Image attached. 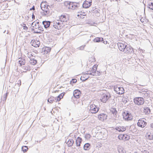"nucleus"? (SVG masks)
I'll use <instances>...</instances> for the list:
<instances>
[{"label":"nucleus","instance_id":"obj_1","mask_svg":"<svg viewBox=\"0 0 153 153\" xmlns=\"http://www.w3.org/2000/svg\"><path fill=\"white\" fill-rule=\"evenodd\" d=\"M39 22H34L32 23V29L34 32L40 33L41 31H43V29L42 27H39Z\"/></svg>","mask_w":153,"mask_h":153},{"label":"nucleus","instance_id":"obj_2","mask_svg":"<svg viewBox=\"0 0 153 153\" xmlns=\"http://www.w3.org/2000/svg\"><path fill=\"white\" fill-rule=\"evenodd\" d=\"M97 67L98 65H94L92 68L87 71L88 74L94 76L100 75V72L98 71H96Z\"/></svg>","mask_w":153,"mask_h":153},{"label":"nucleus","instance_id":"obj_3","mask_svg":"<svg viewBox=\"0 0 153 153\" xmlns=\"http://www.w3.org/2000/svg\"><path fill=\"white\" fill-rule=\"evenodd\" d=\"M51 50V48L48 47H45L42 48V53L44 58H47Z\"/></svg>","mask_w":153,"mask_h":153},{"label":"nucleus","instance_id":"obj_4","mask_svg":"<svg viewBox=\"0 0 153 153\" xmlns=\"http://www.w3.org/2000/svg\"><path fill=\"white\" fill-rule=\"evenodd\" d=\"M69 16L66 13L63 14L59 17V21L64 24L69 20Z\"/></svg>","mask_w":153,"mask_h":153},{"label":"nucleus","instance_id":"obj_5","mask_svg":"<svg viewBox=\"0 0 153 153\" xmlns=\"http://www.w3.org/2000/svg\"><path fill=\"white\" fill-rule=\"evenodd\" d=\"M133 102L135 105H143L145 102L144 99L142 97H136L133 99Z\"/></svg>","mask_w":153,"mask_h":153},{"label":"nucleus","instance_id":"obj_6","mask_svg":"<svg viewBox=\"0 0 153 153\" xmlns=\"http://www.w3.org/2000/svg\"><path fill=\"white\" fill-rule=\"evenodd\" d=\"M114 91L118 94H122L124 93L125 90L123 87L120 85H116L114 87Z\"/></svg>","mask_w":153,"mask_h":153},{"label":"nucleus","instance_id":"obj_7","mask_svg":"<svg viewBox=\"0 0 153 153\" xmlns=\"http://www.w3.org/2000/svg\"><path fill=\"white\" fill-rule=\"evenodd\" d=\"M110 97V96L109 94L107 93H103L100 95V99L101 102L105 103L108 101Z\"/></svg>","mask_w":153,"mask_h":153},{"label":"nucleus","instance_id":"obj_8","mask_svg":"<svg viewBox=\"0 0 153 153\" xmlns=\"http://www.w3.org/2000/svg\"><path fill=\"white\" fill-rule=\"evenodd\" d=\"M53 26L55 28L59 30L61 29L65 25L59 20H56L54 22Z\"/></svg>","mask_w":153,"mask_h":153},{"label":"nucleus","instance_id":"obj_9","mask_svg":"<svg viewBox=\"0 0 153 153\" xmlns=\"http://www.w3.org/2000/svg\"><path fill=\"white\" fill-rule=\"evenodd\" d=\"M123 118L126 120H131L133 119V117L131 114L128 111L124 112L123 114Z\"/></svg>","mask_w":153,"mask_h":153},{"label":"nucleus","instance_id":"obj_10","mask_svg":"<svg viewBox=\"0 0 153 153\" xmlns=\"http://www.w3.org/2000/svg\"><path fill=\"white\" fill-rule=\"evenodd\" d=\"M99 108L94 104H91L90 105V111L92 114H96L99 110Z\"/></svg>","mask_w":153,"mask_h":153},{"label":"nucleus","instance_id":"obj_11","mask_svg":"<svg viewBox=\"0 0 153 153\" xmlns=\"http://www.w3.org/2000/svg\"><path fill=\"white\" fill-rule=\"evenodd\" d=\"M124 50L123 52L126 54H128L131 53L133 48L130 45H127Z\"/></svg>","mask_w":153,"mask_h":153},{"label":"nucleus","instance_id":"obj_12","mask_svg":"<svg viewBox=\"0 0 153 153\" xmlns=\"http://www.w3.org/2000/svg\"><path fill=\"white\" fill-rule=\"evenodd\" d=\"M125 42H119L117 43L118 48L120 51L123 52L127 45Z\"/></svg>","mask_w":153,"mask_h":153},{"label":"nucleus","instance_id":"obj_13","mask_svg":"<svg viewBox=\"0 0 153 153\" xmlns=\"http://www.w3.org/2000/svg\"><path fill=\"white\" fill-rule=\"evenodd\" d=\"M146 122L145 121L144 119L141 118L138 120L137 124L138 126L144 128L146 125Z\"/></svg>","mask_w":153,"mask_h":153},{"label":"nucleus","instance_id":"obj_14","mask_svg":"<svg viewBox=\"0 0 153 153\" xmlns=\"http://www.w3.org/2000/svg\"><path fill=\"white\" fill-rule=\"evenodd\" d=\"M118 138L120 140H128L130 138L129 136L126 134H120L118 137Z\"/></svg>","mask_w":153,"mask_h":153},{"label":"nucleus","instance_id":"obj_15","mask_svg":"<svg viewBox=\"0 0 153 153\" xmlns=\"http://www.w3.org/2000/svg\"><path fill=\"white\" fill-rule=\"evenodd\" d=\"M116 130L119 132H123L125 131L126 129V127L122 125L117 126L115 128Z\"/></svg>","mask_w":153,"mask_h":153},{"label":"nucleus","instance_id":"obj_16","mask_svg":"<svg viewBox=\"0 0 153 153\" xmlns=\"http://www.w3.org/2000/svg\"><path fill=\"white\" fill-rule=\"evenodd\" d=\"M92 1V0H85L83 3V7L85 8H89L91 5Z\"/></svg>","mask_w":153,"mask_h":153},{"label":"nucleus","instance_id":"obj_17","mask_svg":"<svg viewBox=\"0 0 153 153\" xmlns=\"http://www.w3.org/2000/svg\"><path fill=\"white\" fill-rule=\"evenodd\" d=\"M107 117V115L106 114L103 113L100 114L98 115V119L99 120L102 121H103L105 120H106Z\"/></svg>","mask_w":153,"mask_h":153},{"label":"nucleus","instance_id":"obj_18","mask_svg":"<svg viewBox=\"0 0 153 153\" xmlns=\"http://www.w3.org/2000/svg\"><path fill=\"white\" fill-rule=\"evenodd\" d=\"M30 43L32 46L36 48L38 47L40 45L39 41L37 40H32Z\"/></svg>","mask_w":153,"mask_h":153},{"label":"nucleus","instance_id":"obj_19","mask_svg":"<svg viewBox=\"0 0 153 153\" xmlns=\"http://www.w3.org/2000/svg\"><path fill=\"white\" fill-rule=\"evenodd\" d=\"M81 94V92L78 89L75 90L73 91V95L76 98H79Z\"/></svg>","mask_w":153,"mask_h":153},{"label":"nucleus","instance_id":"obj_20","mask_svg":"<svg viewBox=\"0 0 153 153\" xmlns=\"http://www.w3.org/2000/svg\"><path fill=\"white\" fill-rule=\"evenodd\" d=\"M65 93L63 92L59 94L57 97L55 98V102H57L61 100L65 95Z\"/></svg>","mask_w":153,"mask_h":153},{"label":"nucleus","instance_id":"obj_21","mask_svg":"<svg viewBox=\"0 0 153 153\" xmlns=\"http://www.w3.org/2000/svg\"><path fill=\"white\" fill-rule=\"evenodd\" d=\"M72 2L69 1H65L64 2V5L68 9H71L72 7Z\"/></svg>","mask_w":153,"mask_h":153},{"label":"nucleus","instance_id":"obj_22","mask_svg":"<svg viewBox=\"0 0 153 153\" xmlns=\"http://www.w3.org/2000/svg\"><path fill=\"white\" fill-rule=\"evenodd\" d=\"M48 7L47 4L45 2H42L41 4V7L42 9L45 11H47L46 10L48 9Z\"/></svg>","mask_w":153,"mask_h":153},{"label":"nucleus","instance_id":"obj_23","mask_svg":"<svg viewBox=\"0 0 153 153\" xmlns=\"http://www.w3.org/2000/svg\"><path fill=\"white\" fill-rule=\"evenodd\" d=\"M82 142V139L81 138L78 137L75 141L76 146L77 147H79Z\"/></svg>","mask_w":153,"mask_h":153},{"label":"nucleus","instance_id":"obj_24","mask_svg":"<svg viewBox=\"0 0 153 153\" xmlns=\"http://www.w3.org/2000/svg\"><path fill=\"white\" fill-rule=\"evenodd\" d=\"M86 16V13L85 12L82 11L79 12L78 13V14L77 15V16L78 17V18H84V16Z\"/></svg>","mask_w":153,"mask_h":153},{"label":"nucleus","instance_id":"obj_25","mask_svg":"<svg viewBox=\"0 0 153 153\" xmlns=\"http://www.w3.org/2000/svg\"><path fill=\"white\" fill-rule=\"evenodd\" d=\"M71 9H74L79 7V4L78 3L72 2Z\"/></svg>","mask_w":153,"mask_h":153},{"label":"nucleus","instance_id":"obj_26","mask_svg":"<svg viewBox=\"0 0 153 153\" xmlns=\"http://www.w3.org/2000/svg\"><path fill=\"white\" fill-rule=\"evenodd\" d=\"M37 63V61L34 58L30 59L29 61V64L30 65H34Z\"/></svg>","mask_w":153,"mask_h":153},{"label":"nucleus","instance_id":"obj_27","mask_svg":"<svg viewBox=\"0 0 153 153\" xmlns=\"http://www.w3.org/2000/svg\"><path fill=\"white\" fill-rule=\"evenodd\" d=\"M74 143V140L72 139H70L66 143L68 147L72 146Z\"/></svg>","mask_w":153,"mask_h":153},{"label":"nucleus","instance_id":"obj_28","mask_svg":"<svg viewBox=\"0 0 153 153\" xmlns=\"http://www.w3.org/2000/svg\"><path fill=\"white\" fill-rule=\"evenodd\" d=\"M88 74V73L83 74L81 77V79L83 81L87 79L89 77Z\"/></svg>","mask_w":153,"mask_h":153},{"label":"nucleus","instance_id":"obj_29","mask_svg":"<svg viewBox=\"0 0 153 153\" xmlns=\"http://www.w3.org/2000/svg\"><path fill=\"white\" fill-rule=\"evenodd\" d=\"M42 23L45 28L48 27L50 25L51 22L49 21H43Z\"/></svg>","mask_w":153,"mask_h":153},{"label":"nucleus","instance_id":"obj_30","mask_svg":"<svg viewBox=\"0 0 153 153\" xmlns=\"http://www.w3.org/2000/svg\"><path fill=\"white\" fill-rule=\"evenodd\" d=\"M122 101L125 103H126L127 102L128 100L127 96H123L122 98Z\"/></svg>","mask_w":153,"mask_h":153},{"label":"nucleus","instance_id":"obj_31","mask_svg":"<svg viewBox=\"0 0 153 153\" xmlns=\"http://www.w3.org/2000/svg\"><path fill=\"white\" fill-rule=\"evenodd\" d=\"M118 151L119 153H126V151L125 149L122 147L119 148Z\"/></svg>","mask_w":153,"mask_h":153},{"label":"nucleus","instance_id":"obj_32","mask_svg":"<svg viewBox=\"0 0 153 153\" xmlns=\"http://www.w3.org/2000/svg\"><path fill=\"white\" fill-rule=\"evenodd\" d=\"M90 144L89 143H85L84 146V149L85 150H87L88 149Z\"/></svg>","mask_w":153,"mask_h":153},{"label":"nucleus","instance_id":"obj_33","mask_svg":"<svg viewBox=\"0 0 153 153\" xmlns=\"http://www.w3.org/2000/svg\"><path fill=\"white\" fill-rule=\"evenodd\" d=\"M54 100L55 101V98L53 97H51L49 98L48 101L50 103H52Z\"/></svg>","mask_w":153,"mask_h":153},{"label":"nucleus","instance_id":"obj_34","mask_svg":"<svg viewBox=\"0 0 153 153\" xmlns=\"http://www.w3.org/2000/svg\"><path fill=\"white\" fill-rule=\"evenodd\" d=\"M103 38H102L96 37L94 39V42H99L101 40H102Z\"/></svg>","mask_w":153,"mask_h":153},{"label":"nucleus","instance_id":"obj_35","mask_svg":"<svg viewBox=\"0 0 153 153\" xmlns=\"http://www.w3.org/2000/svg\"><path fill=\"white\" fill-rule=\"evenodd\" d=\"M144 112L146 114H148L150 112V109L148 107H146L144 109Z\"/></svg>","mask_w":153,"mask_h":153},{"label":"nucleus","instance_id":"obj_36","mask_svg":"<svg viewBox=\"0 0 153 153\" xmlns=\"http://www.w3.org/2000/svg\"><path fill=\"white\" fill-rule=\"evenodd\" d=\"M19 62V63L20 64V65H24L25 63V60L22 59H20Z\"/></svg>","mask_w":153,"mask_h":153},{"label":"nucleus","instance_id":"obj_37","mask_svg":"<svg viewBox=\"0 0 153 153\" xmlns=\"http://www.w3.org/2000/svg\"><path fill=\"white\" fill-rule=\"evenodd\" d=\"M110 111L113 114L116 115L117 113V111L116 109L114 108H111Z\"/></svg>","mask_w":153,"mask_h":153},{"label":"nucleus","instance_id":"obj_38","mask_svg":"<svg viewBox=\"0 0 153 153\" xmlns=\"http://www.w3.org/2000/svg\"><path fill=\"white\" fill-rule=\"evenodd\" d=\"M79 133L78 131H76L75 132H74L73 134L72 135L73 136V137L74 138H75L76 137L79 135Z\"/></svg>","mask_w":153,"mask_h":153},{"label":"nucleus","instance_id":"obj_39","mask_svg":"<svg viewBox=\"0 0 153 153\" xmlns=\"http://www.w3.org/2000/svg\"><path fill=\"white\" fill-rule=\"evenodd\" d=\"M147 137L148 139L150 140L153 139V135L152 134L150 133L149 134L147 135Z\"/></svg>","mask_w":153,"mask_h":153},{"label":"nucleus","instance_id":"obj_40","mask_svg":"<svg viewBox=\"0 0 153 153\" xmlns=\"http://www.w3.org/2000/svg\"><path fill=\"white\" fill-rule=\"evenodd\" d=\"M28 149V148L27 146H23L22 148V151L24 152H26Z\"/></svg>","mask_w":153,"mask_h":153},{"label":"nucleus","instance_id":"obj_41","mask_svg":"<svg viewBox=\"0 0 153 153\" xmlns=\"http://www.w3.org/2000/svg\"><path fill=\"white\" fill-rule=\"evenodd\" d=\"M27 56L28 58L30 59L33 58L32 57H33V56L32 55V53L31 52H28L27 53Z\"/></svg>","mask_w":153,"mask_h":153},{"label":"nucleus","instance_id":"obj_42","mask_svg":"<svg viewBox=\"0 0 153 153\" xmlns=\"http://www.w3.org/2000/svg\"><path fill=\"white\" fill-rule=\"evenodd\" d=\"M149 7L152 9L153 10V3L151 2V3H149Z\"/></svg>","mask_w":153,"mask_h":153},{"label":"nucleus","instance_id":"obj_43","mask_svg":"<svg viewBox=\"0 0 153 153\" xmlns=\"http://www.w3.org/2000/svg\"><path fill=\"white\" fill-rule=\"evenodd\" d=\"M145 96L147 97L149 96V92L148 91H144V93Z\"/></svg>","mask_w":153,"mask_h":153},{"label":"nucleus","instance_id":"obj_44","mask_svg":"<svg viewBox=\"0 0 153 153\" xmlns=\"http://www.w3.org/2000/svg\"><path fill=\"white\" fill-rule=\"evenodd\" d=\"M23 27V29L25 30H27L28 29V27L26 26L25 24H23L22 25Z\"/></svg>","mask_w":153,"mask_h":153},{"label":"nucleus","instance_id":"obj_45","mask_svg":"<svg viewBox=\"0 0 153 153\" xmlns=\"http://www.w3.org/2000/svg\"><path fill=\"white\" fill-rule=\"evenodd\" d=\"M7 94L6 93L3 97V101H6V100L7 97Z\"/></svg>","mask_w":153,"mask_h":153},{"label":"nucleus","instance_id":"obj_46","mask_svg":"<svg viewBox=\"0 0 153 153\" xmlns=\"http://www.w3.org/2000/svg\"><path fill=\"white\" fill-rule=\"evenodd\" d=\"M77 82V80L76 79H73L71 81V83H74L76 82Z\"/></svg>","mask_w":153,"mask_h":153},{"label":"nucleus","instance_id":"obj_47","mask_svg":"<svg viewBox=\"0 0 153 153\" xmlns=\"http://www.w3.org/2000/svg\"><path fill=\"white\" fill-rule=\"evenodd\" d=\"M21 82L20 80H18L17 81V82L16 84L18 85V86H19L21 85Z\"/></svg>","mask_w":153,"mask_h":153},{"label":"nucleus","instance_id":"obj_48","mask_svg":"<svg viewBox=\"0 0 153 153\" xmlns=\"http://www.w3.org/2000/svg\"><path fill=\"white\" fill-rule=\"evenodd\" d=\"M142 153H149V152L147 150H144L142 152Z\"/></svg>","mask_w":153,"mask_h":153},{"label":"nucleus","instance_id":"obj_49","mask_svg":"<svg viewBox=\"0 0 153 153\" xmlns=\"http://www.w3.org/2000/svg\"><path fill=\"white\" fill-rule=\"evenodd\" d=\"M35 10V7H34V6H33V7L32 8H31L30 9V10Z\"/></svg>","mask_w":153,"mask_h":153},{"label":"nucleus","instance_id":"obj_50","mask_svg":"<svg viewBox=\"0 0 153 153\" xmlns=\"http://www.w3.org/2000/svg\"><path fill=\"white\" fill-rule=\"evenodd\" d=\"M151 127L153 129V123H152L150 125Z\"/></svg>","mask_w":153,"mask_h":153},{"label":"nucleus","instance_id":"obj_51","mask_svg":"<svg viewBox=\"0 0 153 153\" xmlns=\"http://www.w3.org/2000/svg\"><path fill=\"white\" fill-rule=\"evenodd\" d=\"M35 16L33 14L32 15V18L33 19H35Z\"/></svg>","mask_w":153,"mask_h":153},{"label":"nucleus","instance_id":"obj_52","mask_svg":"<svg viewBox=\"0 0 153 153\" xmlns=\"http://www.w3.org/2000/svg\"><path fill=\"white\" fill-rule=\"evenodd\" d=\"M143 18H142L141 19H140V21H141L142 22H143V21H142V20H143Z\"/></svg>","mask_w":153,"mask_h":153},{"label":"nucleus","instance_id":"obj_53","mask_svg":"<svg viewBox=\"0 0 153 153\" xmlns=\"http://www.w3.org/2000/svg\"><path fill=\"white\" fill-rule=\"evenodd\" d=\"M135 153H137V152H135Z\"/></svg>","mask_w":153,"mask_h":153},{"label":"nucleus","instance_id":"obj_54","mask_svg":"<svg viewBox=\"0 0 153 153\" xmlns=\"http://www.w3.org/2000/svg\"><path fill=\"white\" fill-rule=\"evenodd\" d=\"M64 153H65V152H64Z\"/></svg>","mask_w":153,"mask_h":153}]
</instances>
